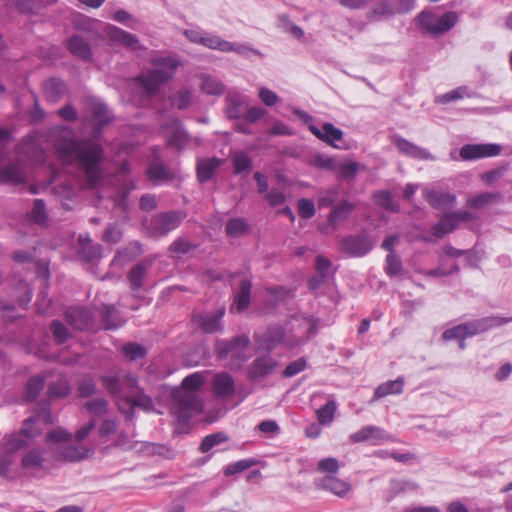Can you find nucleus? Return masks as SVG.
Returning <instances> with one entry per match:
<instances>
[{
	"instance_id": "48",
	"label": "nucleus",
	"mask_w": 512,
	"mask_h": 512,
	"mask_svg": "<svg viewBox=\"0 0 512 512\" xmlns=\"http://www.w3.org/2000/svg\"><path fill=\"white\" fill-rule=\"evenodd\" d=\"M70 393V386L66 379H59L51 383L47 389V395L51 399L63 398Z\"/></svg>"
},
{
	"instance_id": "63",
	"label": "nucleus",
	"mask_w": 512,
	"mask_h": 512,
	"mask_svg": "<svg viewBox=\"0 0 512 512\" xmlns=\"http://www.w3.org/2000/svg\"><path fill=\"white\" fill-rule=\"evenodd\" d=\"M122 235H123V232H122L121 227L119 225L113 223V224L107 225V227L103 233L102 239L106 243L116 244V243L120 242V240L122 239Z\"/></svg>"
},
{
	"instance_id": "6",
	"label": "nucleus",
	"mask_w": 512,
	"mask_h": 512,
	"mask_svg": "<svg viewBox=\"0 0 512 512\" xmlns=\"http://www.w3.org/2000/svg\"><path fill=\"white\" fill-rule=\"evenodd\" d=\"M100 381L110 396H118L122 392L133 393L137 388L138 379L129 371L122 368H113L100 376Z\"/></svg>"
},
{
	"instance_id": "30",
	"label": "nucleus",
	"mask_w": 512,
	"mask_h": 512,
	"mask_svg": "<svg viewBox=\"0 0 512 512\" xmlns=\"http://www.w3.org/2000/svg\"><path fill=\"white\" fill-rule=\"evenodd\" d=\"M220 165L221 160L216 157L198 159L196 167L198 181L200 183L209 181L220 167Z\"/></svg>"
},
{
	"instance_id": "43",
	"label": "nucleus",
	"mask_w": 512,
	"mask_h": 512,
	"mask_svg": "<svg viewBox=\"0 0 512 512\" xmlns=\"http://www.w3.org/2000/svg\"><path fill=\"white\" fill-rule=\"evenodd\" d=\"M336 410V402L333 399H329L323 407L316 411L318 422L321 425H330L334 420Z\"/></svg>"
},
{
	"instance_id": "51",
	"label": "nucleus",
	"mask_w": 512,
	"mask_h": 512,
	"mask_svg": "<svg viewBox=\"0 0 512 512\" xmlns=\"http://www.w3.org/2000/svg\"><path fill=\"white\" fill-rule=\"evenodd\" d=\"M147 175L154 183H160L170 179L171 173L162 164H151L147 169Z\"/></svg>"
},
{
	"instance_id": "35",
	"label": "nucleus",
	"mask_w": 512,
	"mask_h": 512,
	"mask_svg": "<svg viewBox=\"0 0 512 512\" xmlns=\"http://www.w3.org/2000/svg\"><path fill=\"white\" fill-rule=\"evenodd\" d=\"M403 386L404 380L402 377L382 383L375 389L373 400H378L391 394H401Z\"/></svg>"
},
{
	"instance_id": "4",
	"label": "nucleus",
	"mask_w": 512,
	"mask_h": 512,
	"mask_svg": "<svg viewBox=\"0 0 512 512\" xmlns=\"http://www.w3.org/2000/svg\"><path fill=\"white\" fill-rule=\"evenodd\" d=\"M154 64L157 68L149 69L136 78L147 96L156 94L160 87L174 76L179 65L178 61L171 57L156 59Z\"/></svg>"
},
{
	"instance_id": "29",
	"label": "nucleus",
	"mask_w": 512,
	"mask_h": 512,
	"mask_svg": "<svg viewBox=\"0 0 512 512\" xmlns=\"http://www.w3.org/2000/svg\"><path fill=\"white\" fill-rule=\"evenodd\" d=\"M213 389L215 394L221 398H228L235 390L234 380L228 373H219L213 377Z\"/></svg>"
},
{
	"instance_id": "59",
	"label": "nucleus",
	"mask_w": 512,
	"mask_h": 512,
	"mask_svg": "<svg viewBox=\"0 0 512 512\" xmlns=\"http://www.w3.org/2000/svg\"><path fill=\"white\" fill-rule=\"evenodd\" d=\"M339 175L338 178L342 180H349L355 178L359 171V164L357 162H342L338 165Z\"/></svg>"
},
{
	"instance_id": "52",
	"label": "nucleus",
	"mask_w": 512,
	"mask_h": 512,
	"mask_svg": "<svg viewBox=\"0 0 512 512\" xmlns=\"http://www.w3.org/2000/svg\"><path fill=\"white\" fill-rule=\"evenodd\" d=\"M122 353L130 361H136L147 355V349L138 343L130 342L122 347Z\"/></svg>"
},
{
	"instance_id": "11",
	"label": "nucleus",
	"mask_w": 512,
	"mask_h": 512,
	"mask_svg": "<svg viewBox=\"0 0 512 512\" xmlns=\"http://www.w3.org/2000/svg\"><path fill=\"white\" fill-rule=\"evenodd\" d=\"M512 322V317L487 316L473 321L461 323L464 337H473L495 327Z\"/></svg>"
},
{
	"instance_id": "55",
	"label": "nucleus",
	"mask_w": 512,
	"mask_h": 512,
	"mask_svg": "<svg viewBox=\"0 0 512 512\" xmlns=\"http://www.w3.org/2000/svg\"><path fill=\"white\" fill-rule=\"evenodd\" d=\"M256 464H257V461L252 458L242 459V460H239L232 464H229L225 468L224 472H225L226 476H233V475H236L238 473L248 470L249 468L255 466Z\"/></svg>"
},
{
	"instance_id": "16",
	"label": "nucleus",
	"mask_w": 512,
	"mask_h": 512,
	"mask_svg": "<svg viewBox=\"0 0 512 512\" xmlns=\"http://www.w3.org/2000/svg\"><path fill=\"white\" fill-rule=\"evenodd\" d=\"M66 321L75 330L84 331L91 327L93 314L86 307H70L65 311Z\"/></svg>"
},
{
	"instance_id": "42",
	"label": "nucleus",
	"mask_w": 512,
	"mask_h": 512,
	"mask_svg": "<svg viewBox=\"0 0 512 512\" xmlns=\"http://www.w3.org/2000/svg\"><path fill=\"white\" fill-rule=\"evenodd\" d=\"M201 90L208 95L220 96L224 93L225 86L219 79L204 75L201 82Z\"/></svg>"
},
{
	"instance_id": "58",
	"label": "nucleus",
	"mask_w": 512,
	"mask_h": 512,
	"mask_svg": "<svg viewBox=\"0 0 512 512\" xmlns=\"http://www.w3.org/2000/svg\"><path fill=\"white\" fill-rule=\"evenodd\" d=\"M394 15V8L389 1H381L370 10V18L391 17Z\"/></svg>"
},
{
	"instance_id": "36",
	"label": "nucleus",
	"mask_w": 512,
	"mask_h": 512,
	"mask_svg": "<svg viewBox=\"0 0 512 512\" xmlns=\"http://www.w3.org/2000/svg\"><path fill=\"white\" fill-rule=\"evenodd\" d=\"M2 180L10 183H21L25 180V172L18 163H11L0 169Z\"/></svg>"
},
{
	"instance_id": "3",
	"label": "nucleus",
	"mask_w": 512,
	"mask_h": 512,
	"mask_svg": "<svg viewBox=\"0 0 512 512\" xmlns=\"http://www.w3.org/2000/svg\"><path fill=\"white\" fill-rule=\"evenodd\" d=\"M203 383V376L193 373L183 379L180 387L172 390V411L178 421L187 422L202 412V403L196 395V391L201 388Z\"/></svg>"
},
{
	"instance_id": "18",
	"label": "nucleus",
	"mask_w": 512,
	"mask_h": 512,
	"mask_svg": "<svg viewBox=\"0 0 512 512\" xmlns=\"http://www.w3.org/2000/svg\"><path fill=\"white\" fill-rule=\"evenodd\" d=\"M393 143L396 145L397 149L407 157L432 161L436 159L435 156H433L427 149L422 148L400 136H395L393 138Z\"/></svg>"
},
{
	"instance_id": "17",
	"label": "nucleus",
	"mask_w": 512,
	"mask_h": 512,
	"mask_svg": "<svg viewBox=\"0 0 512 512\" xmlns=\"http://www.w3.org/2000/svg\"><path fill=\"white\" fill-rule=\"evenodd\" d=\"M163 131L170 147H174L178 150L184 148L188 141V135L178 119H173L171 122L165 124Z\"/></svg>"
},
{
	"instance_id": "40",
	"label": "nucleus",
	"mask_w": 512,
	"mask_h": 512,
	"mask_svg": "<svg viewBox=\"0 0 512 512\" xmlns=\"http://www.w3.org/2000/svg\"><path fill=\"white\" fill-rule=\"evenodd\" d=\"M101 317L105 329H117L123 324L119 312L112 305H105L103 307Z\"/></svg>"
},
{
	"instance_id": "5",
	"label": "nucleus",
	"mask_w": 512,
	"mask_h": 512,
	"mask_svg": "<svg viewBox=\"0 0 512 512\" xmlns=\"http://www.w3.org/2000/svg\"><path fill=\"white\" fill-rule=\"evenodd\" d=\"M249 347L250 340L248 336L242 334L233 337L229 341H217L215 350L221 360L227 361L229 368L240 369L249 359Z\"/></svg>"
},
{
	"instance_id": "34",
	"label": "nucleus",
	"mask_w": 512,
	"mask_h": 512,
	"mask_svg": "<svg viewBox=\"0 0 512 512\" xmlns=\"http://www.w3.org/2000/svg\"><path fill=\"white\" fill-rule=\"evenodd\" d=\"M458 225L451 212L444 214L438 223L431 228V233L436 238H443L445 235L455 231Z\"/></svg>"
},
{
	"instance_id": "41",
	"label": "nucleus",
	"mask_w": 512,
	"mask_h": 512,
	"mask_svg": "<svg viewBox=\"0 0 512 512\" xmlns=\"http://www.w3.org/2000/svg\"><path fill=\"white\" fill-rule=\"evenodd\" d=\"M502 196L498 192H484L476 195L475 197L469 198L466 205L473 209H482L493 201H499Z\"/></svg>"
},
{
	"instance_id": "50",
	"label": "nucleus",
	"mask_w": 512,
	"mask_h": 512,
	"mask_svg": "<svg viewBox=\"0 0 512 512\" xmlns=\"http://www.w3.org/2000/svg\"><path fill=\"white\" fill-rule=\"evenodd\" d=\"M87 412L94 416L105 415L109 411V402L105 398H94L84 405Z\"/></svg>"
},
{
	"instance_id": "15",
	"label": "nucleus",
	"mask_w": 512,
	"mask_h": 512,
	"mask_svg": "<svg viewBox=\"0 0 512 512\" xmlns=\"http://www.w3.org/2000/svg\"><path fill=\"white\" fill-rule=\"evenodd\" d=\"M248 104L249 98L246 95L229 91L225 97V114L231 120H241Z\"/></svg>"
},
{
	"instance_id": "1",
	"label": "nucleus",
	"mask_w": 512,
	"mask_h": 512,
	"mask_svg": "<svg viewBox=\"0 0 512 512\" xmlns=\"http://www.w3.org/2000/svg\"><path fill=\"white\" fill-rule=\"evenodd\" d=\"M36 420L42 421L47 425L54 423L49 403H41L36 417L27 418L19 432L3 437L0 452V476H8L11 466L16 461V453L27 448L30 445V441L38 435L39 431L33 427Z\"/></svg>"
},
{
	"instance_id": "54",
	"label": "nucleus",
	"mask_w": 512,
	"mask_h": 512,
	"mask_svg": "<svg viewBox=\"0 0 512 512\" xmlns=\"http://www.w3.org/2000/svg\"><path fill=\"white\" fill-rule=\"evenodd\" d=\"M227 40L222 39L218 35L210 34L208 32L205 33L203 37V41L201 43L202 46L209 48L211 50H218L221 52H226Z\"/></svg>"
},
{
	"instance_id": "21",
	"label": "nucleus",
	"mask_w": 512,
	"mask_h": 512,
	"mask_svg": "<svg viewBox=\"0 0 512 512\" xmlns=\"http://www.w3.org/2000/svg\"><path fill=\"white\" fill-rule=\"evenodd\" d=\"M309 129L314 136L326 142L330 146L334 148L341 147L337 144V142L342 140L343 132L341 129L336 128L332 123L326 122L322 125L321 128H318L315 125H311Z\"/></svg>"
},
{
	"instance_id": "12",
	"label": "nucleus",
	"mask_w": 512,
	"mask_h": 512,
	"mask_svg": "<svg viewBox=\"0 0 512 512\" xmlns=\"http://www.w3.org/2000/svg\"><path fill=\"white\" fill-rule=\"evenodd\" d=\"M502 151L499 144H465L460 148L459 157L464 161L498 156Z\"/></svg>"
},
{
	"instance_id": "19",
	"label": "nucleus",
	"mask_w": 512,
	"mask_h": 512,
	"mask_svg": "<svg viewBox=\"0 0 512 512\" xmlns=\"http://www.w3.org/2000/svg\"><path fill=\"white\" fill-rule=\"evenodd\" d=\"M356 208V204L347 199H342L337 204H335L328 216L329 224L337 229L341 224L346 222Z\"/></svg>"
},
{
	"instance_id": "23",
	"label": "nucleus",
	"mask_w": 512,
	"mask_h": 512,
	"mask_svg": "<svg viewBox=\"0 0 512 512\" xmlns=\"http://www.w3.org/2000/svg\"><path fill=\"white\" fill-rule=\"evenodd\" d=\"M89 450L84 447H77L70 442L56 445L55 457L57 460L75 462L85 459Z\"/></svg>"
},
{
	"instance_id": "47",
	"label": "nucleus",
	"mask_w": 512,
	"mask_h": 512,
	"mask_svg": "<svg viewBox=\"0 0 512 512\" xmlns=\"http://www.w3.org/2000/svg\"><path fill=\"white\" fill-rule=\"evenodd\" d=\"M195 248L196 246L189 240L183 237H178L169 246V252L172 254L173 257H181Z\"/></svg>"
},
{
	"instance_id": "13",
	"label": "nucleus",
	"mask_w": 512,
	"mask_h": 512,
	"mask_svg": "<svg viewBox=\"0 0 512 512\" xmlns=\"http://www.w3.org/2000/svg\"><path fill=\"white\" fill-rule=\"evenodd\" d=\"M94 29L91 28L87 31V37H83L80 34L72 35L67 41V48L71 54L80 58L83 61L92 60V50L89 41L94 39Z\"/></svg>"
},
{
	"instance_id": "26",
	"label": "nucleus",
	"mask_w": 512,
	"mask_h": 512,
	"mask_svg": "<svg viewBox=\"0 0 512 512\" xmlns=\"http://www.w3.org/2000/svg\"><path fill=\"white\" fill-rule=\"evenodd\" d=\"M225 314V308L220 307L212 313H206L198 316V324L205 333H216L222 330V317Z\"/></svg>"
},
{
	"instance_id": "8",
	"label": "nucleus",
	"mask_w": 512,
	"mask_h": 512,
	"mask_svg": "<svg viewBox=\"0 0 512 512\" xmlns=\"http://www.w3.org/2000/svg\"><path fill=\"white\" fill-rule=\"evenodd\" d=\"M185 214L180 211H168L154 215L146 226L151 237L160 238L175 230L183 221Z\"/></svg>"
},
{
	"instance_id": "2",
	"label": "nucleus",
	"mask_w": 512,
	"mask_h": 512,
	"mask_svg": "<svg viewBox=\"0 0 512 512\" xmlns=\"http://www.w3.org/2000/svg\"><path fill=\"white\" fill-rule=\"evenodd\" d=\"M60 155L66 161L75 160L84 170L87 182L94 187L101 178L100 164L104 151L100 144L94 141L71 140L58 146Z\"/></svg>"
},
{
	"instance_id": "20",
	"label": "nucleus",
	"mask_w": 512,
	"mask_h": 512,
	"mask_svg": "<svg viewBox=\"0 0 512 512\" xmlns=\"http://www.w3.org/2000/svg\"><path fill=\"white\" fill-rule=\"evenodd\" d=\"M102 248L93 243L88 235H80L78 238L77 255L83 262H94L101 257Z\"/></svg>"
},
{
	"instance_id": "22",
	"label": "nucleus",
	"mask_w": 512,
	"mask_h": 512,
	"mask_svg": "<svg viewBox=\"0 0 512 512\" xmlns=\"http://www.w3.org/2000/svg\"><path fill=\"white\" fill-rule=\"evenodd\" d=\"M276 361L270 356L256 358L248 369V378L252 381L265 378L276 367Z\"/></svg>"
},
{
	"instance_id": "64",
	"label": "nucleus",
	"mask_w": 512,
	"mask_h": 512,
	"mask_svg": "<svg viewBox=\"0 0 512 512\" xmlns=\"http://www.w3.org/2000/svg\"><path fill=\"white\" fill-rule=\"evenodd\" d=\"M118 425V419L105 418L104 420H102L97 430L99 437L106 438L111 434L116 433Z\"/></svg>"
},
{
	"instance_id": "61",
	"label": "nucleus",
	"mask_w": 512,
	"mask_h": 512,
	"mask_svg": "<svg viewBox=\"0 0 512 512\" xmlns=\"http://www.w3.org/2000/svg\"><path fill=\"white\" fill-rule=\"evenodd\" d=\"M251 165H252L251 159L246 153L239 152L234 155L233 166H234V172L236 174H241L245 171L250 170Z\"/></svg>"
},
{
	"instance_id": "14",
	"label": "nucleus",
	"mask_w": 512,
	"mask_h": 512,
	"mask_svg": "<svg viewBox=\"0 0 512 512\" xmlns=\"http://www.w3.org/2000/svg\"><path fill=\"white\" fill-rule=\"evenodd\" d=\"M101 37L107 39L111 44H120L133 50H138L141 48L139 40L136 36L114 25H106L103 29Z\"/></svg>"
},
{
	"instance_id": "7",
	"label": "nucleus",
	"mask_w": 512,
	"mask_h": 512,
	"mask_svg": "<svg viewBox=\"0 0 512 512\" xmlns=\"http://www.w3.org/2000/svg\"><path fill=\"white\" fill-rule=\"evenodd\" d=\"M254 341L257 349L261 351H272L279 344H284L288 348H294L300 344L298 338L285 336L284 328L281 325H271L264 332L254 334Z\"/></svg>"
},
{
	"instance_id": "57",
	"label": "nucleus",
	"mask_w": 512,
	"mask_h": 512,
	"mask_svg": "<svg viewBox=\"0 0 512 512\" xmlns=\"http://www.w3.org/2000/svg\"><path fill=\"white\" fill-rule=\"evenodd\" d=\"M50 330L53 334L55 341L58 344H63L71 337L67 327L58 320H53L50 324Z\"/></svg>"
},
{
	"instance_id": "31",
	"label": "nucleus",
	"mask_w": 512,
	"mask_h": 512,
	"mask_svg": "<svg viewBox=\"0 0 512 512\" xmlns=\"http://www.w3.org/2000/svg\"><path fill=\"white\" fill-rule=\"evenodd\" d=\"M43 92L48 101L55 103L65 94L66 85L61 79L50 78L44 82Z\"/></svg>"
},
{
	"instance_id": "45",
	"label": "nucleus",
	"mask_w": 512,
	"mask_h": 512,
	"mask_svg": "<svg viewBox=\"0 0 512 512\" xmlns=\"http://www.w3.org/2000/svg\"><path fill=\"white\" fill-rule=\"evenodd\" d=\"M373 200L378 206L388 211L397 212L399 210L398 204L394 203L391 193L387 190L376 191L373 194Z\"/></svg>"
},
{
	"instance_id": "33",
	"label": "nucleus",
	"mask_w": 512,
	"mask_h": 512,
	"mask_svg": "<svg viewBox=\"0 0 512 512\" xmlns=\"http://www.w3.org/2000/svg\"><path fill=\"white\" fill-rule=\"evenodd\" d=\"M130 396L125 398L126 403L132 407H138L144 411H151L154 408L153 400L150 396L144 393L142 389L137 388L133 389V393H129Z\"/></svg>"
},
{
	"instance_id": "53",
	"label": "nucleus",
	"mask_w": 512,
	"mask_h": 512,
	"mask_svg": "<svg viewBox=\"0 0 512 512\" xmlns=\"http://www.w3.org/2000/svg\"><path fill=\"white\" fill-rule=\"evenodd\" d=\"M96 383L91 375H85L78 384L77 392L80 398H88L96 393Z\"/></svg>"
},
{
	"instance_id": "37",
	"label": "nucleus",
	"mask_w": 512,
	"mask_h": 512,
	"mask_svg": "<svg viewBox=\"0 0 512 512\" xmlns=\"http://www.w3.org/2000/svg\"><path fill=\"white\" fill-rule=\"evenodd\" d=\"M44 457L40 448H33L25 453L21 460V466L25 470H36L43 466Z\"/></svg>"
},
{
	"instance_id": "38",
	"label": "nucleus",
	"mask_w": 512,
	"mask_h": 512,
	"mask_svg": "<svg viewBox=\"0 0 512 512\" xmlns=\"http://www.w3.org/2000/svg\"><path fill=\"white\" fill-rule=\"evenodd\" d=\"M149 264L140 262L136 264L128 273V282L130 288L134 291L139 290L142 287V281L146 276Z\"/></svg>"
},
{
	"instance_id": "32",
	"label": "nucleus",
	"mask_w": 512,
	"mask_h": 512,
	"mask_svg": "<svg viewBox=\"0 0 512 512\" xmlns=\"http://www.w3.org/2000/svg\"><path fill=\"white\" fill-rule=\"evenodd\" d=\"M252 284L249 280L243 279L240 283V290L238 294L235 296L234 303L232 304L230 310L231 312H242L244 311L249 303H250V294H251Z\"/></svg>"
},
{
	"instance_id": "60",
	"label": "nucleus",
	"mask_w": 512,
	"mask_h": 512,
	"mask_svg": "<svg viewBox=\"0 0 512 512\" xmlns=\"http://www.w3.org/2000/svg\"><path fill=\"white\" fill-rule=\"evenodd\" d=\"M32 220L39 224L44 225L47 221V213L45 203L42 199H35L33 209L31 211Z\"/></svg>"
},
{
	"instance_id": "9",
	"label": "nucleus",
	"mask_w": 512,
	"mask_h": 512,
	"mask_svg": "<svg viewBox=\"0 0 512 512\" xmlns=\"http://www.w3.org/2000/svg\"><path fill=\"white\" fill-rule=\"evenodd\" d=\"M457 19V14L453 11H449L441 16L429 12H421L418 15L421 27L432 34H441L449 31L456 24Z\"/></svg>"
},
{
	"instance_id": "39",
	"label": "nucleus",
	"mask_w": 512,
	"mask_h": 512,
	"mask_svg": "<svg viewBox=\"0 0 512 512\" xmlns=\"http://www.w3.org/2000/svg\"><path fill=\"white\" fill-rule=\"evenodd\" d=\"M44 388V378L41 375L30 377L26 383L24 399L32 402L40 395Z\"/></svg>"
},
{
	"instance_id": "49",
	"label": "nucleus",
	"mask_w": 512,
	"mask_h": 512,
	"mask_svg": "<svg viewBox=\"0 0 512 512\" xmlns=\"http://www.w3.org/2000/svg\"><path fill=\"white\" fill-rule=\"evenodd\" d=\"M339 197V187H331L319 193L317 204L321 208L333 207Z\"/></svg>"
},
{
	"instance_id": "46",
	"label": "nucleus",
	"mask_w": 512,
	"mask_h": 512,
	"mask_svg": "<svg viewBox=\"0 0 512 512\" xmlns=\"http://www.w3.org/2000/svg\"><path fill=\"white\" fill-rule=\"evenodd\" d=\"M226 441H228V436L223 432L209 434V435L205 436L203 438V440L201 441L199 450L202 453H207L215 446L222 444Z\"/></svg>"
},
{
	"instance_id": "24",
	"label": "nucleus",
	"mask_w": 512,
	"mask_h": 512,
	"mask_svg": "<svg viewBox=\"0 0 512 512\" xmlns=\"http://www.w3.org/2000/svg\"><path fill=\"white\" fill-rule=\"evenodd\" d=\"M315 485L317 488L331 492L338 497H344L351 488L348 482L343 481L334 475H328L316 480Z\"/></svg>"
},
{
	"instance_id": "10",
	"label": "nucleus",
	"mask_w": 512,
	"mask_h": 512,
	"mask_svg": "<svg viewBox=\"0 0 512 512\" xmlns=\"http://www.w3.org/2000/svg\"><path fill=\"white\" fill-rule=\"evenodd\" d=\"M374 246L373 241L368 235L358 234L344 237L340 244L339 250L349 257H363L368 254Z\"/></svg>"
},
{
	"instance_id": "44",
	"label": "nucleus",
	"mask_w": 512,
	"mask_h": 512,
	"mask_svg": "<svg viewBox=\"0 0 512 512\" xmlns=\"http://www.w3.org/2000/svg\"><path fill=\"white\" fill-rule=\"evenodd\" d=\"M249 229V225L242 218L229 219L225 225V232L230 237H239L244 235Z\"/></svg>"
},
{
	"instance_id": "25",
	"label": "nucleus",
	"mask_w": 512,
	"mask_h": 512,
	"mask_svg": "<svg viewBox=\"0 0 512 512\" xmlns=\"http://www.w3.org/2000/svg\"><path fill=\"white\" fill-rule=\"evenodd\" d=\"M352 443L370 442L374 445L385 439V432L377 426H364L349 437Z\"/></svg>"
},
{
	"instance_id": "62",
	"label": "nucleus",
	"mask_w": 512,
	"mask_h": 512,
	"mask_svg": "<svg viewBox=\"0 0 512 512\" xmlns=\"http://www.w3.org/2000/svg\"><path fill=\"white\" fill-rule=\"evenodd\" d=\"M171 104L180 110L188 108L192 102V92L189 90H183L173 95L171 98Z\"/></svg>"
},
{
	"instance_id": "27",
	"label": "nucleus",
	"mask_w": 512,
	"mask_h": 512,
	"mask_svg": "<svg viewBox=\"0 0 512 512\" xmlns=\"http://www.w3.org/2000/svg\"><path fill=\"white\" fill-rule=\"evenodd\" d=\"M425 198L429 205L437 210L450 209L456 204V196L443 191L428 190L425 193Z\"/></svg>"
},
{
	"instance_id": "56",
	"label": "nucleus",
	"mask_w": 512,
	"mask_h": 512,
	"mask_svg": "<svg viewBox=\"0 0 512 512\" xmlns=\"http://www.w3.org/2000/svg\"><path fill=\"white\" fill-rule=\"evenodd\" d=\"M469 89L465 86L458 87L454 90H451L443 95H440L437 98V102L442 104H447L452 101H456L462 99L464 97H470Z\"/></svg>"
},
{
	"instance_id": "28",
	"label": "nucleus",
	"mask_w": 512,
	"mask_h": 512,
	"mask_svg": "<svg viewBox=\"0 0 512 512\" xmlns=\"http://www.w3.org/2000/svg\"><path fill=\"white\" fill-rule=\"evenodd\" d=\"M419 488V485L408 479L395 478L389 483V487L384 492V499L386 502H391L396 496L415 491Z\"/></svg>"
}]
</instances>
